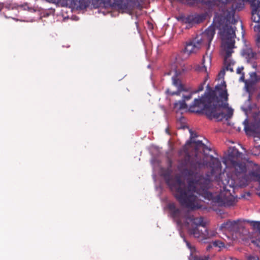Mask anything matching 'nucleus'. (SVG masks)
Listing matches in <instances>:
<instances>
[{"instance_id": "24", "label": "nucleus", "mask_w": 260, "mask_h": 260, "mask_svg": "<svg viewBox=\"0 0 260 260\" xmlns=\"http://www.w3.org/2000/svg\"><path fill=\"white\" fill-rule=\"evenodd\" d=\"M253 29L255 32H257V35H258L260 33V24L258 23L254 25L253 27Z\"/></svg>"}, {"instance_id": "19", "label": "nucleus", "mask_w": 260, "mask_h": 260, "mask_svg": "<svg viewBox=\"0 0 260 260\" xmlns=\"http://www.w3.org/2000/svg\"><path fill=\"white\" fill-rule=\"evenodd\" d=\"M205 19L206 15L204 14L194 15V24H199L205 20Z\"/></svg>"}, {"instance_id": "29", "label": "nucleus", "mask_w": 260, "mask_h": 260, "mask_svg": "<svg viewBox=\"0 0 260 260\" xmlns=\"http://www.w3.org/2000/svg\"><path fill=\"white\" fill-rule=\"evenodd\" d=\"M227 184V185H229L230 187H234L235 186V184L233 183V181L232 180H231V183H230V180H228Z\"/></svg>"}, {"instance_id": "14", "label": "nucleus", "mask_w": 260, "mask_h": 260, "mask_svg": "<svg viewBox=\"0 0 260 260\" xmlns=\"http://www.w3.org/2000/svg\"><path fill=\"white\" fill-rule=\"evenodd\" d=\"M110 4L118 10L123 11L128 10V0H110Z\"/></svg>"}, {"instance_id": "16", "label": "nucleus", "mask_w": 260, "mask_h": 260, "mask_svg": "<svg viewBox=\"0 0 260 260\" xmlns=\"http://www.w3.org/2000/svg\"><path fill=\"white\" fill-rule=\"evenodd\" d=\"M241 153L238 151V150L235 148H230L229 150V156L232 159H237L240 157Z\"/></svg>"}, {"instance_id": "13", "label": "nucleus", "mask_w": 260, "mask_h": 260, "mask_svg": "<svg viewBox=\"0 0 260 260\" xmlns=\"http://www.w3.org/2000/svg\"><path fill=\"white\" fill-rule=\"evenodd\" d=\"M168 208L171 212L172 217L177 220L178 224H181L182 223V219L180 217V210L176 208L174 203L169 204L168 205Z\"/></svg>"}, {"instance_id": "33", "label": "nucleus", "mask_w": 260, "mask_h": 260, "mask_svg": "<svg viewBox=\"0 0 260 260\" xmlns=\"http://www.w3.org/2000/svg\"><path fill=\"white\" fill-rule=\"evenodd\" d=\"M249 260H259L258 258L254 256L250 257Z\"/></svg>"}, {"instance_id": "6", "label": "nucleus", "mask_w": 260, "mask_h": 260, "mask_svg": "<svg viewBox=\"0 0 260 260\" xmlns=\"http://www.w3.org/2000/svg\"><path fill=\"white\" fill-rule=\"evenodd\" d=\"M215 34L214 26H209L201 36H197L192 40L186 42L183 52L188 56L191 54L197 52L204 45H208L209 47Z\"/></svg>"}, {"instance_id": "22", "label": "nucleus", "mask_w": 260, "mask_h": 260, "mask_svg": "<svg viewBox=\"0 0 260 260\" xmlns=\"http://www.w3.org/2000/svg\"><path fill=\"white\" fill-rule=\"evenodd\" d=\"M197 70L201 71V72H207V67L205 65V59L204 57L203 59V63H202V66L199 67L197 68Z\"/></svg>"}, {"instance_id": "21", "label": "nucleus", "mask_w": 260, "mask_h": 260, "mask_svg": "<svg viewBox=\"0 0 260 260\" xmlns=\"http://www.w3.org/2000/svg\"><path fill=\"white\" fill-rule=\"evenodd\" d=\"M255 43L257 48L258 52L260 53V33L258 35H256Z\"/></svg>"}, {"instance_id": "15", "label": "nucleus", "mask_w": 260, "mask_h": 260, "mask_svg": "<svg viewBox=\"0 0 260 260\" xmlns=\"http://www.w3.org/2000/svg\"><path fill=\"white\" fill-rule=\"evenodd\" d=\"M237 222L236 221H228L221 225V228L229 231H234L236 228Z\"/></svg>"}, {"instance_id": "8", "label": "nucleus", "mask_w": 260, "mask_h": 260, "mask_svg": "<svg viewBox=\"0 0 260 260\" xmlns=\"http://www.w3.org/2000/svg\"><path fill=\"white\" fill-rule=\"evenodd\" d=\"M239 81L245 83V86L247 92L249 93V98L257 89V83L260 82V76L255 72L249 73V78L245 80L244 73L239 78Z\"/></svg>"}, {"instance_id": "32", "label": "nucleus", "mask_w": 260, "mask_h": 260, "mask_svg": "<svg viewBox=\"0 0 260 260\" xmlns=\"http://www.w3.org/2000/svg\"><path fill=\"white\" fill-rule=\"evenodd\" d=\"M256 99L257 101L260 100V87H259V92H258V94H257V95H256Z\"/></svg>"}, {"instance_id": "20", "label": "nucleus", "mask_w": 260, "mask_h": 260, "mask_svg": "<svg viewBox=\"0 0 260 260\" xmlns=\"http://www.w3.org/2000/svg\"><path fill=\"white\" fill-rule=\"evenodd\" d=\"M183 21L184 23L188 24L190 26L194 24V15H189L184 18Z\"/></svg>"}, {"instance_id": "17", "label": "nucleus", "mask_w": 260, "mask_h": 260, "mask_svg": "<svg viewBox=\"0 0 260 260\" xmlns=\"http://www.w3.org/2000/svg\"><path fill=\"white\" fill-rule=\"evenodd\" d=\"M212 246L215 247H218L220 249L221 248L225 247V244L221 241L215 240L213 241L211 243H209L206 247L207 250H209Z\"/></svg>"}, {"instance_id": "11", "label": "nucleus", "mask_w": 260, "mask_h": 260, "mask_svg": "<svg viewBox=\"0 0 260 260\" xmlns=\"http://www.w3.org/2000/svg\"><path fill=\"white\" fill-rule=\"evenodd\" d=\"M243 54L246 58L247 62L251 63L252 67L256 69L257 63L255 61L256 54L253 52L251 48H247L243 50Z\"/></svg>"}, {"instance_id": "4", "label": "nucleus", "mask_w": 260, "mask_h": 260, "mask_svg": "<svg viewBox=\"0 0 260 260\" xmlns=\"http://www.w3.org/2000/svg\"><path fill=\"white\" fill-rule=\"evenodd\" d=\"M184 218L188 234L200 241L209 243V239L216 236L217 233L215 231L208 230L206 226V222L203 217H195L187 213Z\"/></svg>"}, {"instance_id": "31", "label": "nucleus", "mask_w": 260, "mask_h": 260, "mask_svg": "<svg viewBox=\"0 0 260 260\" xmlns=\"http://www.w3.org/2000/svg\"><path fill=\"white\" fill-rule=\"evenodd\" d=\"M234 12H232V22L233 23H235V22H236V20H235V18H234Z\"/></svg>"}, {"instance_id": "7", "label": "nucleus", "mask_w": 260, "mask_h": 260, "mask_svg": "<svg viewBox=\"0 0 260 260\" xmlns=\"http://www.w3.org/2000/svg\"><path fill=\"white\" fill-rule=\"evenodd\" d=\"M235 169V174L237 177L242 175L241 182L238 184L240 187L245 186L247 185L249 178L258 181L260 184V172L257 170L249 172V175H245L247 171L246 164L244 162H236L232 160Z\"/></svg>"}, {"instance_id": "28", "label": "nucleus", "mask_w": 260, "mask_h": 260, "mask_svg": "<svg viewBox=\"0 0 260 260\" xmlns=\"http://www.w3.org/2000/svg\"><path fill=\"white\" fill-rule=\"evenodd\" d=\"M252 107H254V108H255V109H257L256 105V104H254L252 106H250L248 107V109L246 110H247L246 112H247L248 111L250 112L252 110Z\"/></svg>"}, {"instance_id": "30", "label": "nucleus", "mask_w": 260, "mask_h": 260, "mask_svg": "<svg viewBox=\"0 0 260 260\" xmlns=\"http://www.w3.org/2000/svg\"><path fill=\"white\" fill-rule=\"evenodd\" d=\"M216 1L219 2V3H221L222 4H226L229 0H216Z\"/></svg>"}, {"instance_id": "27", "label": "nucleus", "mask_w": 260, "mask_h": 260, "mask_svg": "<svg viewBox=\"0 0 260 260\" xmlns=\"http://www.w3.org/2000/svg\"><path fill=\"white\" fill-rule=\"evenodd\" d=\"M254 226L257 229L259 232L260 233V222H255L254 224Z\"/></svg>"}, {"instance_id": "9", "label": "nucleus", "mask_w": 260, "mask_h": 260, "mask_svg": "<svg viewBox=\"0 0 260 260\" xmlns=\"http://www.w3.org/2000/svg\"><path fill=\"white\" fill-rule=\"evenodd\" d=\"M254 122L250 125L248 119H246L243 122L244 125V130L247 134H251L258 131L260 127V112L256 110L252 113Z\"/></svg>"}, {"instance_id": "18", "label": "nucleus", "mask_w": 260, "mask_h": 260, "mask_svg": "<svg viewBox=\"0 0 260 260\" xmlns=\"http://www.w3.org/2000/svg\"><path fill=\"white\" fill-rule=\"evenodd\" d=\"M174 108L178 110H183L187 108V104L184 101H179L174 104Z\"/></svg>"}, {"instance_id": "37", "label": "nucleus", "mask_w": 260, "mask_h": 260, "mask_svg": "<svg viewBox=\"0 0 260 260\" xmlns=\"http://www.w3.org/2000/svg\"><path fill=\"white\" fill-rule=\"evenodd\" d=\"M257 148H260V146H258V147H256L255 148L256 149Z\"/></svg>"}, {"instance_id": "36", "label": "nucleus", "mask_w": 260, "mask_h": 260, "mask_svg": "<svg viewBox=\"0 0 260 260\" xmlns=\"http://www.w3.org/2000/svg\"><path fill=\"white\" fill-rule=\"evenodd\" d=\"M87 5L85 4L84 5L81 6V7L86 8L87 7Z\"/></svg>"}, {"instance_id": "26", "label": "nucleus", "mask_w": 260, "mask_h": 260, "mask_svg": "<svg viewBox=\"0 0 260 260\" xmlns=\"http://www.w3.org/2000/svg\"><path fill=\"white\" fill-rule=\"evenodd\" d=\"M243 69H244V68L242 67L238 68V69H237V71H236L237 73L238 74H241V76H242V74L244 73L243 72H242V71L243 70Z\"/></svg>"}, {"instance_id": "2", "label": "nucleus", "mask_w": 260, "mask_h": 260, "mask_svg": "<svg viewBox=\"0 0 260 260\" xmlns=\"http://www.w3.org/2000/svg\"><path fill=\"white\" fill-rule=\"evenodd\" d=\"M228 94L226 84L223 81L217 85L214 90L205 93L200 99H195L190 106V111L204 113L209 119H215L220 121L231 118L233 110L228 107Z\"/></svg>"}, {"instance_id": "5", "label": "nucleus", "mask_w": 260, "mask_h": 260, "mask_svg": "<svg viewBox=\"0 0 260 260\" xmlns=\"http://www.w3.org/2000/svg\"><path fill=\"white\" fill-rule=\"evenodd\" d=\"M192 144H194V149L196 151V154H197L199 157H201L202 159H204L206 165L205 166H209L211 169V172L210 174H207L205 177L203 176L204 178L208 177L210 178L211 181L213 180L216 181L218 182H220L221 180L222 175L224 174L222 173V167L220 160L216 157H214L212 155L209 156L202 157L201 155L198 153V151L199 150L201 147H203L204 149L211 150V148H208L206 145L202 143V141H193Z\"/></svg>"}, {"instance_id": "3", "label": "nucleus", "mask_w": 260, "mask_h": 260, "mask_svg": "<svg viewBox=\"0 0 260 260\" xmlns=\"http://www.w3.org/2000/svg\"><path fill=\"white\" fill-rule=\"evenodd\" d=\"M220 34L221 35L222 43L221 48L224 55V67L218 73L219 78H223L225 75V69L226 71L233 72V66L235 61L231 59L232 54L234 52L233 49L235 46V41L234 38L236 37L235 29L230 25L225 24L220 29Z\"/></svg>"}, {"instance_id": "34", "label": "nucleus", "mask_w": 260, "mask_h": 260, "mask_svg": "<svg viewBox=\"0 0 260 260\" xmlns=\"http://www.w3.org/2000/svg\"><path fill=\"white\" fill-rule=\"evenodd\" d=\"M202 3L205 4H208L209 3V1H206V0H202Z\"/></svg>"}, {"instance_id": "10", "label": "nucleus", "mask_w": 260, "mask_h": 260, "mask_svg": "<svg viewBox=\"0 0 260 260\" xmlns=\"http://www.w3.org/2000/svg\"><path fill=\"white\" fill-rule=\"evenodd\" d=\"M244 2H249L252 8V17L253 21L260 22V0H242Z\"/></svg>"}, {"instance_id": "35", "label": "nucleus", "mask_w": 260, "mask_h": 260, "mask_svg": "<svg viewBox=\"0 0 260 260\" xmlns=\"http://www.w3.org/2000/svg\"><path fill=\"white\" fill-rule=\"evenodd\" d=\"M227 20L230 21L231 20V16L229 17L228 16H227Z\"/></svg>"}, {"instance_id": "1", "label": "nucleus", "mask_w": 260, "mask_h": 260, "mask_svg": "<svg viewBox=\"0 0 260 260\" xmlns=\"http://www.w3.org/2000/svg\"><path fill=\"white\" fill-rule=\"evenodd\" d=\"M190 137L182 150L179 151V154L184 153V156L179 161L178 168L187 180V185L179 176L173 178L169 171H166L162 174L166 183L172 190H174V196L180 205L191 210L199 209L200 206L198 201V196L204 197L205 199L212 200L219 206L229 207L233 206L237 199L232 195L230 191L224 190L219 194L213 196L208 191L210 187L211 179L204 178L200 173V171L205 168L206 165L204 159L196 154L191 157L187 146L192 144L193 139L197 137V134L189 130Z\"/></svg>"}, {"instance_id": "25", "label": "nucleus", "mask_w": 260, "mask_h": 260, "mask_svg": "<svg viewBox=\"0 0 260 260\" xmlns=\"http://www.w3.org/2000/svg\"><path fill=\"white\" fill-rule=\"evenodd\" d=\"M204 89V86L203 84H200L199 85V86L198 87V88L197 90H196V91H193V93H197V92H199L200 91H201L203 90Z\"/></svg>"}, {"instance_id": "12", "label": "nucleus", "mask_w": 260, "mask_h": 260, "mask_svg": "<svg viewBox=\"0 0 260 260\" xmlns=\"http://www.w3.org/2000/svg\"><path fill=\"white\" fill-rule=\"evenodd\" d=\"M173 84L177 88V90L175 92H172L167 89L166 92L171 95H180L181 91H186V89L184 87V85L181 83V81L178 79L177 77L173 76L172 77Z\"/></svg>"}, {"instance_id": "23", "label": "nucleus", "mask_w": 260, "mask_h": 260, "mask_svg": "<svg viewBox=\"0 0 260 260\" xmlns=\"http://www.w3.org/2000/svg\"><path fill=\"white\" fill-rule=\"evenodd\" d=\"M193 93H194L193 92H192L191 93H189L187 95H182V97H183L182 101H184L185 102V101H188V100H190L191 98Z\"/></svg>"}]
</instances>
